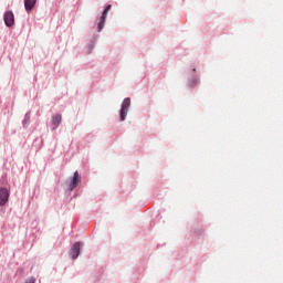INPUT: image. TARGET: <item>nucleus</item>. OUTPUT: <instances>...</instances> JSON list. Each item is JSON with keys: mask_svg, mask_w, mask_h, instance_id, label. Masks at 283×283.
Segmentation results:
<instances>
[{"mask_svg": "<svg viewBox=\"0 0 283 283\" xmlns=\"http://www.w3.org/2000/svg\"><path fill=\"white\" fill-rule=\"evenodd\" d=\"M81 184V176L78 175V171H75L72 179L70 181H66V187L69 191H73V189H76L78 185Z\"/></svg>", "mask_w": 283, "mask_h": 283, "instance_id": "obj_1", "label": "nucleus"}, {"mask_svg": "<svg viewBox=\"0 0 283 283\" xmlns=\"http://www.w3.org/2000/svg\"><path fill=\"white\" fill-rule=\"evenodd\" d=\"M132 106V99L129 97H126L122 103L120 108V120H125L127 118V112H129V107Z\"/></svg>", "mask_w": 283, "mask_h": 283, "instance_id": "obj_2", "label": "nucleus"}, {"mask_svg": "<svg viewBox=\"0 0 283 283\" xmlns=\"http://www.w3.org/2000/svg\"><path fill=\"white\" fill-rule=\"evenodd\" d=\"M112 10V4H108L102 13L99 18V22L97 23V32H101L105 28V21L107 20V14Z\"/></svg>", "mask_w": 283, "mask_h": 283, "instance_id": "obj_3", "label": "nucleus"}, {"mask_svg": "<svg viewBox=\"0 0 283 283\" xmlns=\"http://www.w3.org/2000/svg\"><path fill=\"white\" fill-rule=\"evenodd\" d=\"M10 199V191L6 188H0V207H6L8 200Z\"/></svg>", "mask_w": 283, "mask_h": 283, "instance_id": "obj_4", "label": "nucleus"}, {"mask_svg": "<svg viewBox=\"0 0 283 283\" xmlns=\"http://www.w3.org/2000/svg\"><path fill=\"white\" fill-rule=\"evenodd\" d=\"M3 19L7 28H12V25H14V13L12 11H7Z\"/></svg>", "mask_w": 283, "mask_h": 283, "instance_id": "obj_5", "label": "nucleus"}, {"mask_svg": "<svg viewBox=\"0 0 283 283\" xmlns=\"http://www.w3.org/2000/svg\"><path fill=\"white\" fill-rule=\"evenodd\" d=\"M81 253V242H75L70 251L72 260H76Z\"/></svg>", "mask_w": 283, "mask_h": 283, "instance_id": "obj_6", "label": "nucleus"}, {"mask_svg": "<svg viewBox=\"0 0 283 283\" xmlns=\"http://www.w3.org/2000/svg\"><path fill=\"white\" fill-rule=\"evenodd\" d=\"M34 6H36V0H24V8L27 12H32Z\"/></svg>", "mask_w": 283, "mask_h": 283, "instance_id": "obj_7", "label": "nucleus"}, {"mask_svg": "<svg viewBox=\"0 0 283 283\" xmlns=\"http://www.w3.org/2000/svg\"><path fill=\"white\" fill-rule=\"evenodd\" d=\"M52 124L54 125V128L59 127L61 125V115H54L52 117Z\"/></svg>", "mask_w": 283, "mask_h": 283, "instance_id": "obj_8", "label": "nucleus"}, {"mask_svg": "<svg viewBox=\"0 0 283 283\" xmlns=\"http://www.w3.org/2000/svg\"><path fill=\"white\" fill-rule=\"evenodd\" d=\"M25 283H34V279H30Z\"/></svg>", "mask_w": 283, "mask_h": 283, "instance_id": "obj_9", "label": "nucleus"}, {"mask_svg": "<svg viewBox=\"0 0 283 283\" xmlns=\"http://www.w3.org/2000/svg\"><path fill=\"white\" fill-rule=\"evenodd\" d=\"M193 85H196V82H192V85H191V87H193Z\"/></svg>", "mask_w": 283, "mask_h": 283, "instance_id": "obj_10", "label": "nucleus"}]
</instances>
